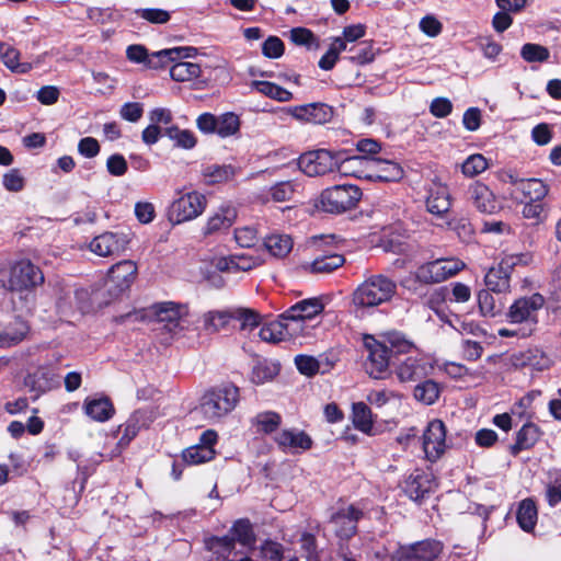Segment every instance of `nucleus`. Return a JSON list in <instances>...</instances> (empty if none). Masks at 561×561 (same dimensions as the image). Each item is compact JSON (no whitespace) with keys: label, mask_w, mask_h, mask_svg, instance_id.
I'll return each instance as SVG.
<instances>
[{"label":"nucleus","mask_w":561,"mask_h":561,"mask_svg":"<svg viewBox=\"0 0 561 561\" xmlns=\"http://www.w3.org/2000/svg\"><path fill=\"white\" fill-rule=\"evenodd\" d=\"M348 50L353 53L350 60L356 65L369 64L375 58L373 46L368 42H363L357 47H351Z\"/></svg>","instance_id":"57"},{"label":"nucleus","mask_w":561,"mask_h":561,"mask_svg":"<svg viewBox=\"0 0 561 561\" xmlns=\"http://www.w3.org/2000/svg\"><path fill=\"white\" fill-rule=\"evenodd\" d=\"M233 328L238 324V328L242 331H251L260 324V314L250 308L232 307Z\"/></svg>","instance_id":"38"},{"label":"nucleus","mask_w":561,"mask_h":561,"mask_svg":"<svg viewBox=\"0 0 561 561\" xmlns=\"http://www.w3.org/2000/svg\"><path fill=\"white\" fill-rule=\"evenodd\" d=\"M439 393V386L433 380L421 382L414 388V398L427 405L435 403Z\"/></svg>","instance_id":"49"},{"label":"nucleus","mask_w":561,"mask_h":561,"mask_svg":"<svg viewBox=\"0 0 561 561\" xmlns=\"http://www.w3.org/2000/svg\"><path fill=\"white\" fill-rule=\"evenodd\" d=\"M138 267L134 261L124 260L113 265L105 280V286L113 297H118L130 288L136 279Z\"/></svg>","instance_id":"10"},{"label":"nucleus","mask_w":561,"mask_h":561,"mask_svg":"<svg viewBox=\"0 0 561 561\" xmlns=\"http://www.w3.org/2000/svg\"><path fill=\"white\" fill-rule=\"evenodd\" d=\"M490 168V160L481 153L470 154L460 165L461 173L466 178H474Z\"/></svg>","instance_id":"44"},{"label":"nucleus","mask_w":561,"mask_h":561,"mask_svg":"<svg viewBox=\"0 0 561 561\" xmlns=\"http://www.w3.org/2000/svg\"><path fill=\"white\" fill-rule=\"evenodd\" d=\"M207 199L198 192L182 193L167 210V218L173 226L191 221L201 216L206 209Z\"/></svg>","instance_id":"6"},{"label":"nucleus","mask_w":561,"mask_h":561,"mask_svg":"<svg viewBox=\"0 0 561 561\" xmlns=\"http://www.w3.org/2000/svg\"><path fill=\"white\" fill-rule=\"evenodd\" d=\"M280 112L285 115H291L298 121L311 124H325L330 122L333 116L332 107L324 103L297 105L282 108Z\"/></svg>","instance_id":"17"},{"label":"nucleus","mask_w":561,"mask_h":561,"mask_svg":"<svg viewBox=\"0 0 561 561\" xmlns=\"http://www.w3.org/2000/svg\"><path fill=\"white\" fill-rule=\"evenodd\" d=\"M2 185L8 192L19 193L25 186V179L19 169H10L2 175Z\"/></svg>","instance_id":"56"},{"label":"nucleus","mask_w":561,"mask_h":561,"mask_svg":"<svg viewBox=\"0 0 561 561\" xmlns=\"http://www.w3.org/2000/svg\"><path fill=\"white\" fill-rule=\"evenodd\" d=\"M27 327L24 322H16L15 328L7 329L0 333V347H11L25 337Z\"/></svg>","instance_id":"53"},{"label":"nucleus","mask_w":561,"mask_h":561,"mask_svg":"<svg viewBox=\"0 0 561 561\" xmlns=\"http://www.w3.org/2000/svg\"><path fill=\"white\" fill-rule=\"evenodd\" d=\"M237 218V210L231 205H222L207 219L204 234H214L229 229Z\"/></svg>","instance_id":"26"},{"label":"nucleus","mask_w":561,"mask_h":561,"mask_svg":"<svg viewBox=\"0 0 561 561\" xmlns=\"http://www.w3.org/2000/svg\"><path fill=\"white\" fill-rule=\"evenodd\" d=\"M339 154L325 149L302 153L299 157V169L308 176H321L335 171Z\"/></svg>","instance_id":"8"},{"label":"nucleus","mask_w":561,"mask_h":561,"mask_svg":"<svg viewBox=\"0 0 561 561\" xmlns=\"http://www.w3.org/2000/svg\"><path fill=\"white\" fill-rule=\"evenodd\" d=\"M202 73L201 67L198 64L191 61H180L178 60L170 68V76L174 81L185 82L197 79Z\"/></svg>","instance_id":"39"},{"label":"nucleus","mask_w":561,"mask_h":561,"mask_svg":"<svg viewBox=\"0 0 561 561\" xmlns=\"http://www.w3.org/2000/svg\"><path fill=\"white\" fill-rule=\"evenodd\" d=\"M431 367L421 356H409L396 368V375L401 382H414L425 378Z\"/></svg>","instance_id":"23"},{"label":"nucleus","mask_w":561,"mask_h":561,"mask_svg":"<svg viewBox=\"0 0 561 561\" xmlns=\"http://www.w3.org/2000/svg\"><path fill=\"white\" fill-rule=\"evenodd\" d=\"M352 420L355 428L370 435L374 426L371 410L364 402H356L352 408Z\"/></svg>","instance_id":"35"},{"label":"nucleus","mask_w":561,"mask_h":561,"mask_svg":"<svg viewBox=\"0 0 561 561\" xmlns=\"http://www.w3.org/2000/svg\"><path fill=\"white\" fill-rule=\"evenodd\" d=\"M430 491V481L421 473L411 474L405 483V492L414 501L421 500Z\"/></svg>","instance_id":"48"},{"label":"nucleus","mask_w":561,"mask_h":561,"mask_svg":"<svg viewBox=\"0 0 561 561\" xmlns=\"http://www.w3.org/2000/svg\"><path fill=\"white\" fill-rule=\"evenodd\" d=\"M439 318L460 334H470L473 336H484L486 334L478 323L473 321H465L458 316H446L439 313Z\"/></svg>","instance_id":"40"},{"label":"nucleus","mask_w":561,"mask_h":561,"mask_svg":"<svg viewBox=\"0 0 561 561\" xmlns=\"http://www.w3.org/2000/svg\"><path fill=\"white\" fill-rule=\"evenodd\" d=\"M295 364L297 369L306 376H313L320 369L318 359L309 355H297L295 357Z\"/></svg>","instance_id":"62"},{"label":"nucleus","mask_w":561,"mask_h":561,"mask_svg":"<svg viewBox=\"0 0 561 561\" xmlns=\"http://www.w3.org/2000/svg\"><path fill=\"white\" fill-rule=\"evenodd\" d=\"M0 58L3 65L13 73L24 75L30 72L34 65L42 62L44 56H37L33 62L20 61L21 53L9 44H0Z\"/></svg>","instance_id":"25"},{"label":"nucleus","mask_w":561,"mask_h":561,"mask_svg":"<svg viewBox=\"0 0 561 561\" xmlns=\"http://www.w3.org/2000/svg\"><path fill=\"white\" fill-rule=\"evenodd\" d=\"M252 88L259 93L276 100L278 102H288L293 99V93L286 89L268 81H253Z\"/></svg>","instance_id":"43"},{"label":"nucleus","mask_w":561,"mask_h":561,"mask_svg":"<svg viewBox=\"0 0 561 561\" xmlns=\"http://www.w3.org/2000/svg\"><path fill=\"white\" fill-rule=\"evenodd\" d=\"M288 335V325L279 320L265 323L259 332L260 339L267 343H278L286 340Z\"/></svg>","instance_id":"41"},{"label":"nucleus","mask_w":561,"mask_h":561,"mask_svg":"<svg viewBox=\"0 0 561 561\" xmlns=\"http://www.w3.org/2000/svg\"><path fill=\"white\" fill-rule=\"evenodd\" d=\"M251 423L256 433L268 435L278 430L282 424V416L274 411H264L257 413Z\"/></svg>","instance_id":"33"},{"label":"nucleus","mask_w":561,"mask_h":561,"mask_svg":"<svg viewBox=\"0 0 561 561\" xmlns=\"http://www.w3.org/2000/svg\"><path fill=\"white\" fill-rule=\"evenodd\" d=\"M531 261L528 253L505 254L496 266L491 267L485 276L484 283L493 293H508L511 290V273L517 265H527Z\"/></svg>","instance_id":"5"},{"label":"nucleus","mask_w":561,"mask_h":561,"mask_svg":"<svg viewBox=\"0 0 561 561\" xmlns=\"http://www.w3.org/2000/svg\"><path fill=\"white\" fill-rule=\"evenodd\" d=\"M24 383L27 388H30V390L37 393H43L50 390L55 386V374L49 368L39 367L34 373H31L25 377Z\"/></svg>","instance_id":"31"},{"label":"nucleus","mask_w":561,"mask_h":561,"mask_svg":"<svg viewBox=\"0 0 561 561\" xmlns=\"http://www.w3.org/2000/svg\"><path fill=\"white\" fill-rule=\"evenodd\" d=\"M290 39L296 45L306 46L308 48L318 46L317 37L306 27H295L290 31Z\"/></svg>","instance_id":"61"},{"label":"nucleus","mask_w":561,"mask_h":561,"mask_svg":"<svg viewBox=\"0 0 561 561\" xmlns=\"http://www.w3.org/2000/svg\"><path fill=\"white\" fill-rule=\"evenodd\" d=\"M539 438V430L533 423L525 424L517 433L516 443L512 447L514 454L523 449H528L535 445Z\"/></svg>","instance_id":"46"},{"label":"nucleus","mask_w":561,"mask_h":561,"mask_svg":"<svg viewBox=\"0 0 561 561\" xmlns=\"http://www.w3.org/2000/svg\"><path fill=\"white\" fill-rule=\"evenodd\" d=\"M130 243V234L123 231H106L94 237L89 249L95 255L107 257L119 255L128 248Z\"/></svg>","instance_id":"11"},{"label":"nucleus","mask_w":561,"mask_h":561,"mask_svg":"<svg viewBox=\"0 0 561 561\" xmlns=\"http://www.w3.org/2000/svg\"><path fill=\"white\" fill-rule=\"evenodd\" d=\"M152 310L157 322L172 335H176L185 329L188 314L186 306L167 301L153 306Z\"/></svg>","instance_id":"9"},{"label":"nucleus","mask_w":561,"mask_h":561,"mask_svg":"<svg viewBox=\"0 0 561 561\" xmlns=\"http://www.w3.org/2000/svg\"><path fill=\"white\" fill-rule=\"evenodd\" d=\"M489 289L478 293V305L482 316L494 317L502 310V304L497 302Z\"/></svg>","instance_id":"52"},{"label":"nucleus","mask_w":561,"mask_h":561,"mask_svg":"<svg viewBox=\"0 0 561 561\" xmlns=\"http://www.w3.org/2000/svg\"><path fill=\"white\" fill-rule=\"evenodd\" d=\"M546 499L550 506L561 503V476L556 477L548 483Z\"/></svg>","instance_id":"64"},{"label":"nucleus","mask_w":561,"mask_h":561,"mask_svg":"<svg viewBox=\"0 0 561 561\" xmlns=\"http://www.w3.org/2000/svg\"><path fill=\"white\" fill-rule=\"evenodd\" d=\"M427 193V210L436 216L445 215L451 206V197L447 185L438 179H434L428 185Z\"/></svg>","instance_id":"19"},{"label":"nucleus","mask_w":561,"mask_h":561,"mask_svg":"<svg viewBox=\"0 0 561 561\" xmlns=\"http://www.w3.org/2000/svg\"><path fill=\"white\" fill-rule=\"evenodd\" d=\"M266 250L276 257L286 256L293 249V240L287 234H271L264 241Z\"/></svg>","instance_id":"42"},{"label":"nucleus","mask_w":561,"mask_h":561,"mask_svg":"<svg viewBox=\"0 0 561 561\" xmlns=\"http://www.w3.org/2000/svg\"><path fill=\"white\" fill-rule=\"evenodd\" d=\"M207 330L219 331L233 327L232 307L224 310L208 311L203 317Z\"/></svg>","instance_id":"34"},{"label":"nucleus","mask_w":561,"mask_h":561,"mask_svg":"<svg viewBox=\"0 0 561 561\" xmlns=\"http://www.w3.org/2000/svg\"><path fill=\"white\" fill-rule=\"evenodd\" d=\"M239 400V389L232 383H222L207 389L196 410L206 421L217 422L231 413Z\"/></svg>","instance_id":"2"},{"label":"nucleus","mask_w":561,"mask_h":561,"mask_svg":"<svg viewBox=\"0 0 561 561\" xmlns=\"http://www.w3.org/2000/svg\"><path fill=\"white\" fill-rule=\"evenodd\" d=\"M467 202L479 213L493 215L502 206L494 192L484 183L476 181L467 188Z\"/></svg>","instance_id":"15"},{"label":"nucleus","mask_w":561,"mask_h":561,"mask_svg":"<svg viewBox=\"0 0 561 561\" xmlns=\"http://www.w3.org/2000/svg\"><path fill=\"white\" fill-rule=\"evenodd\" d=\"M363 512L354 505H348L336 511L331 516V525L340 538L352 537L357 529V522L362 518Z\"/></svg>","instance_id":"18"},{"label":"nucleus","mask_w":561,"mask_h":561,"mask_svg":"<svg viewBox=\"0 0 561 561\" xmlns=\"http://www.w3.org/2000/svg\"><path fill=\"white\" fill-rule=\"evenodd\" d=\"M165 135L174 141L178 147L192 149L196 145V137L188 129H180L178 126H171L165 129Z\"/></svg>","instance_id":"50"},{"label":"nucleus","mask_w":561,"mask_h":561,"mask_svg":"<svg viewBox=\"0 0 561 561\" xmlns=\"http://www.w3.org/2000/svg\"><path fill=\"white\" fill-rule=\"evenodd\" d=\"M274 440L283 451L290 454L308 450L312 446L311 437L299 430H283Z\"/></svg>","instance_id":"21"},{"label":"nucleus","mask_w":561,"mask_h":561,"mask_svg":"<svg viewBox=\"0 0 561 561\" xmlns=\"http://www.w3.org/2000/svg\"><path fill=\"white\" fill-rule=\"evenodd\" d=\"M465 266V263L458 259H439L421 265L415 271L414 277L423 284H436L453 277Z\"/></svg>","instance_id":"7"},{"label":"nucleus","mask_w":561,"mask_h":561,"mask_svg":"<svg viewBox=\"0 0 561 561\" xmlns=\"http://www.w3.org/2000/svg\"><path fill=\"white\" fill-rule=\"evenodd\" d=\"M397 293V284L385 275H373L354 290L352 301L358 308H371L386 304Z\"/></svg>","instance_id":"3"},{"label":"nucleus","mask_w":561,"mask_h":561,"mask_svg":"<svg viewBox=\"0 0 561 561\" xmlns=\"http://www.w3.org/2000/svg\"><path fill=\"white\" fill-rule=\"evenodd\" d=\"M520 56L527 62H543L549 59L550 51L539 44L527 43L523 45Z\"/></svg>","instance_id":"54"},{"label":"nucleus","mask_w":561,"mask_h":561,"mask_svg":"<svg viewBox=\"0 0 561 561\" xmlns=\"http://www.w3.org/2000/svg\"><path fill=\"white\" fill-rule=\"evenodd\" d=\"M548 185L539 179H525L517 193L522 194L526 202H541L548 194Z\"/></svg>","instance_id":"36"},{"label":"nucleus","mask_w":561,"mask_h":561,"mask_svg":"<svg viewBox=\"0 0 561 561\" xmlns=\"http://www.w3.org/2000/svg\"><path fill=\"white\" fill-rule=\"evenodd\" d=\"M538 519V512L536 504L533 500L526 499L520 502L517 511V522L520 528L525 531H531Z\"/></svg>","instance_id":"37"},{"label":"nucleus","mask_w":561,"mask_h":561,"mask_svg":"<svg viewBox=\"0 0 561 561\" xmlns=\"http://www.w3.org/2000/svg\"><path fill=\"white\" fill-rule=\"evenodd\" d=\"M336 154H339V163L336 164L335 170L342 175L368 180V168H370L371 158L366 156L344 158L342 152H336Z\"/></svg>","instance_id":"24"},{"label":"nucleus","mask_w":561,"mask_h":561,"mask_svg":"<svg viewBox=\"0 0 561 561\" xmlns=\"http://www.w3.org/2000/svg\"><path fill=\"white\" fill-rule=\"evenodd\" d=\"M277 374L276 365H270L267 363H259L252 369L251 379L256 385H262L273 379Z\"/></svg>","instance_id":"59"},{"label":"nucleus","mask_w":561,"mask_h":561,"mask_svg":"<svg viewBox=\"0 0 561 561\" xmlns=\"http://www.w3.org/2000/svg\"><path fill=\"white\" fill-rule=\"evenodd\" d=\"M84 413L96 422L108 421L115 409L108 398H87L83 402Z\"/></svg>","instance_id":"30"},{"label":"nucleus","mask_w":561,"mask_h":561,"mask_svg":"<svg viewBox=\"0 0 561 561\" xmlns=\"http://www.w3.org/2000/svg\"><path fill=\"white\" fill-rule=\"evenodd\" d=\"M425 458L432 462L438 460L446 451V427L440 420L431 421L421 437Z\"/></svg>","instance_id":"14"},{"label":"nucleus","mask_w":561,"mask_h":561,"mask_svg":"<svg viewBox=\"0 0 561 561\" xmlns=\"http://www.w3.org/2000/svg\"><path fill=\"white\" fill-rule=\"evenodd\" d=\"M215 450L213 448L199 445L192 446L183 451V460L187 465H199L214 458Z\"/></svg>","instance_id":"51"},{"label":"nucleus","mask_w":561,"mask_h":561,"mask_svg":"<svg viewBox=\"0 0 561 561\" xmlns=\"http://www.w3.org/2000/svg\"><path fill=\"white\" fill-rule=\"evenodd\" d=\"M196 53L194 47H174L169 49H162L150 54V60H148L149 69H159L165 67L170 62H176L183 58H190Z\"/></svg>","instance_id":"28"},{"label":"nucleus","mask_w":561,"mask_h":561,"mask_svg":"<svg viewBox=\"0 0 561 561\" xmlns=\"http://www.w3.org/2000/svg\"><path fill=\"white\" fill-rule=\"evenodd\" d=\"M442 552V543L436 540H423L400 546L393 554L397 561H433Z\"/></svg>","instance_id":"16"},{"label":"nucleus","mask_w":561,"mask_h":561,"mask_svg":"<svg viewBox=\"0 0 561 561\" xmlns=\"http://www.w3.org/2000/svg\"><path fill=\"white\" fill-rule=\"evenodd\" d=\"M543 304L545 299L539 294L522 297L512 304L506 317L511 323H526L534 327L538 321V311Z\"/></svg>","instance_id":"12"},{"label":"nucleus","mask_w":561,"mask_h":561,"mask_svg":"<svg viewBox=\"0 0 561 561\" xmlns=\"http://www.w3.org/2000/svg\"><path fill=\"white\" fill-rule=\"evenodd\" d=\"M262 53L265 57L276 59L284 54V43L276 36H270L262 46Z\"/></svg>","instance_id":"63"},{"label":"nucleus","mask_w":561,"mask_h":561,"mask_svg":"<svg viewBox=\"0 0 561 561\" xmlns=\"http://www.w3.org/2000/svg\"><path fill=\"white\" fill-rule=\"evenodd\" d=\"M345 262L342 254H321L312 262L306 263L304 268L313 274H329L341 267Z\"/></svg>","instance_id":"32"},{"label":"nucleus","mask_w":561,"mask_h":561,"mask_svg":"<svg viewBox=\"0 0 561 561\" xmlns=\"http://www.w3.org/2000/svg\"><path fill=\"white\" fill-rule=\"evenodd\" d=\"M512 365L516 368L530 367L535 370H545L550 366V359L539 348H528L513 354Z\"/></svg>","instance_id":"27"},{"label":"nucleus","mask_w":561,"mask_h":561,"mask_svg":"<svg viewBox=\"0 0 561 561\" xmlns=\"http://www.w3.org/2000/svg\"><path fill=\"white\" fill-rule=\"evenodd\" d=\"M368 171L369 181L398 182L404 175L403 168L398 162L377 158H371Z\"/></svg>","instance_id":"22"},{"label":"nucleus","mask_w":561,"mask_h":561,"mask_svg":"<svg viewBox=\"0 0 561 561\" xmlns=\"http://www.w3.org/2000/svg\"><path fill=\"white\" fill-rule=\"evenodd\" d=\"M364 346L368 353L365 363L367 374L375 379H381L389 369L391 353L393 351L405 353L412 347V344L399 334L390 333L381 335L379 339L366 335Z\"/></svg>","instance_id":"1"},{"label":"nucleus","mask_w":561,"mask_h":561,"mask_svg":"<svg viewBox=\"0 0 561 561\" xmlns=\"http://www.w3.org/2000/svg\"><path fill=\"white\" fill-rule=\"evenodd\" d=\"M203 176L208 184H218L231 180L234 169L231 165H208L203 170Z\"/></svg>","instance_id":"47"},{"label":"nucleus","mask_w":561,"mask_h":561,"mask_svg":"<svg viewBox=\"0 0 561 561\" xmlns=\"http://www.w3.org/2000/svg\"><path fill=\"white\" fill-rule=\"evenodd\" d=\"M240 117L232 113L227 112L217 116L216 134L221 138L234 136L240 130Z\"/></svg>","instance_id":"45"},{"label":"nucleus","mask_w":561,"mask_h":561,"mask_svg":"<svg viewBox=\"0 0 561 561\" xmlns=\"http://www.w3.org/2000/svg\"><path fill=\"white\" fill-rule=\"evenodd\" d=\"M136 15L153 24H165L170 20V13L162 9H137Z\"/></svg>","instance_id":"60"},{"label":"nucleus","mask_w":561,"mask_h":561,"mask_svg":"<svg viewBox=\"0 0 561 561\" xmlns=\"http://www.w3.org/2000/svg\"><path fill=\"white\" fill-rule=\"evenodd\" d=\"M297 187L298 185L290 181L279 182L271 187L272 198L279 203L290 201L294 197Z\"/></svg>","instance_id":"58"},{"label":"nucleus","mask_w":561,"mask_h":561,"mask_svg":"<svg viewBox=\"0 0 561 561\" xmlns=\"http://www.w3.org/2000/svg\"><path fill=\"white\" fill-rule=\"evenodd\" d=\"M362 198V191L352 184L334 185L323 190L316 206L330 214H342L356 207Z\"/></svg>","instance_id":"4"},{"label":"nucleus","mask_w":561,"mask_h":561,"mask_svg":"<svg viewBox=\"0 0 561 561\" xmlns=\"http://www.w3.org/2000/svg\"><path fill=\"white\" fill-rule=\"evenodd\" d=\"M156 412L150 409L136 410L127 421L121 426L123 435L119 439L121 445H128L140 430L147 428L156 420Z\"/></svg>","instance_id":"20"},{"label":"nucleus","mask_w":561,"mask_h":561,"mask_svg":"<svg viewBox=\"0 0 561 561\" xmlns=\"http://www.w3.org/2000/svg\"><path fill=\"white\" fill-rule=\"evenodd\" d=\"M44 282L42 271L28 260L15 262L10 267V290L31 289Z\"/></svg>","instance_id":"13"},{"label":"nucleus","mask_w":561,"mask_h":561,"mask_svg":"<svg viewBox=\"0 0 561 561\" xmlns=\"http://www.w3.org/2000/svg\"><path fill=\"white\" fill-rule=\"evenodd\" d=\"M230 533L234 541H239L242 545H250L254 538L251 524L248 519L237 520L231 527Z\"/></svg>","instance_id":"55"},{"label":"nucleus","mask_w":561,"mask_h":561,"mask_svg":"<svg viewBox=\"0 0 561 561\" xmlns=\"http://www.w3.org/2000/svg\"><path fill=\"white\" fill-rule=\"evenodd\" d=\"M323 308L324 306L319 298L305 299L291 306L282 317L291 321L311 319L319 314Z\"/></svg>","instance_id":"29"}]
</instances>
